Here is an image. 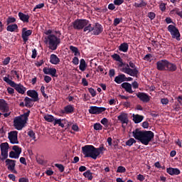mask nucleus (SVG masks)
Returning <instances> with one entry per match:
<instances>
[{
  "label": "nucleus",
  "mask_w": 182,
  "mask_h": 182,
  "mask_svg": "<svg viewBox=\"0 0 182 182\" xmlns=\"http://www.w3.org/2000/svg\"><path fill=\"white\" fill-rule=\"evenodd\" d=\"M45 33L48 36L46 42L48 45V48L50 49V50H56L58 46L60 45V36H62V33H60V31L48 29L46 31Z\"/></svg>",
  "instance_id": "obj_1"
},
{
  "label": "nucleus",
  "mask_w": 182,
  "mask_h": 182,
  "mask_svg": "<svg viewBox=\"0 0 182 182\" xmlns=\"http://www.w3.org/2000/svg\"><path fill=\"white\" fill-rule=\"evenodd\" d=\"M132 134L136 140H139L144 146L149 145L150 141L154 139V133L151 131H141L136 129L133 131Z\"/></svg>",
  "instance_id": "obj_2"
},
{
  "label": "nucleus",
  "mask_w": 182,
  "mask_h": 182,
  "mask_svg": "<svg viewBox=\"0 0 182 182\" xmlns=\"http://www.w3.org/2000/svg\"><path fill=\"white\" fill-rule=\"evenodd\" d=\"M103 149H105L103 146L95 148L92 145H85L82 147V151L85 157H90L93 160H96L100 156V153L103 151Z\"/></svg>",
  "instance_id": "obj_3"
},
{
  "label": "nucleus",
  "mask_w": 182,
  "mask_h": 182,
  "mask_svg": "<svg viewBox=\"0 0 182 182\" xmlns=\"http://www.w3.org/2000/svg\"><path fill=\"white\" fill-rule=\"evenodd\" d=\"M120 71L134 77H137V75H139V69H137L134 63L132 61L129 64L122 63L120 65Z\"/></svg>",
  "instance_id": "obj_4"
},
{
  "label": "nucleus",
  "mask_w": 182,
  "mask_h": 182,
  "mask_svg": "<svg viewBox=\"0 0 182 182\" xmlns=\"http://www.w3.org/2000/svg\"><path fill=\"white\" fill-rule=\"evenodd\" d=\"M30 113L31 111L28 110L23 114L16 117L14 119V126L16 130H22L23 129L25 124H26V122H28V117H29Z\"/></svg>",
  "instance_id": "obj_5"
},
{
  "label": "nucleus",
  "mask_w": 182,
  "mask_h": 182,
  "mask_svg": "<svg viewBox=\"0 0 182 182\" xmlns=\"http://www.w3.org/2000/svg\"><path fill=\"white\" fill-rule=\"evenodd\" d=\"M3 80L6 82V83H8V85H9V86L11 87H14L15 90H16L18 93H20V95H25V92H26V87H23V85L21 84L15 83V82L9 79V75L4 77Z\"/></svg>",
  "instance_id": "obj_6"
},
{
  "label": "nucleus",
  "mask_w": 182,
  "mask_h": 182,
  "mask_svg": "<svg viewBox=\"0 0 182 182\" xmlns=\"http://www.w3.org/2000/svg\"><path fill=\"white\" fill-rule=\"evenodd\" d=\"M87 25H89V20L86 19H77L73 22L74 29H77L78 31L83 29V28L87 26Z\"/></svg>",
  "instance_id": "obj_7"
},
{
  "label": "nucleus",
  "mask_w": 182,
  "mask_h": 182,
  "mask_svg": "<svg viewBox=\"0 0 182 182\" xmlns=\"http://www.w3.org/2000/svg\"><path fill=\"white\" fill-rule=\"evenodd\" d=\"M168 31L170 32L171 37L173 39H176V41H180L181 39L180 38V31H178V28L174 26L173 25H169L168 26Z\"/></svg>",
  "instance_id": "obj_8"
},
{
  "label": "nucleus",
  "mask_w": 182,
  "mask_h": 182,
  "mask_svg": "<svg viewBox=\"0 0 182 182\" xmlns=\"http://www.w3.org/2000/svg\"><path fill=\"white\" fill-rule=\"evenodd\" d=\"M8 139L11 144H19V141L18 140L17 131H11L9 132Z\"/></svg>",
  "instance_id": "obj_9"
},
{
  "label": "nucleus",
  "mask_w": 182,
  "mask_h": 182,
  "mask_svg": "<svg viewBox=\"0 0 182 182\" xmlns=\"http://www.w3.org/2000/svg\"><path fill=\"white\" fill-rule=\"evenodd\" d=\"M88 111L90 114H100L103 112H106V107L91 106Z\"/></svg>",
  "instance_id": "obj_10"
},
{
  "label": "nucleus",
  "mask_w": 182,
  "mask_h": 182,
  "mask_svg": "<svg viewBox=\"0 0 182 182\" xmlns=\"http://www.w3.org/2000/svg\"><path fill=\"white\" fill-rule=\"evenodd\" d=\"M5 163L8 170H9V171H11V173H14L15 174H16L17 172L15 169V166H16V161L7 159Z\"/></svg>",
  "instance_id": "obj_11"
},
{
  "label": "nucleus",
  "mask_w": 182,
  "mask_h": 182,
  "mask_svg": "<svg viewBox=\"0 0 182 182\" xmlns=\"http://www.w3.org/2000/svg\"><path fill=\"white\" fill-rule=\"evenodd\" d=\"M119 122H120L122 124V127H124V124H127L129 123V116L127 113L121 112L120 114L117 117Z\"/></svg>",
  "instance_id": "obj_12"
},
{
  "label": "nucleus",
  "mask_w": 182,
  "mask_h": 182,
  "mask_svg": "<svg viewBox=\"0 0 182 182\" xmlns=\"http://www.w3.org/2000/svg\"><path fill=\"white\" fill-rule=\"evenodd\" d=\"M136 97L144 103H149L150 102V99L151 98V97L145 92H138L136 94Z\"/></svg>",
  "instance_id": "obj_13"
},
{
  "label": "nucleus",
  "mask_w": 182,
  "mask_h": 182,
  "mask_svg": "<svg viewBox=\"0 0 182 182\" xmlns=\"http://www.w3.org/2000/svg\"><path fill=\"white\" fill-rule=\"evenodd\" d=\"M31 35H32L31 30H28L26 28H22L21 38L23 42L25 43L28 42L29 39V36H31Z\"/></svg>",
  "instance_id": "obj_14"
},
{
  "label": "nucleus",
  "mask_w": 182,
  "mask_h": 182,
  "mask_svg": "<svg viewBox=\"0 0 182 182\" xmlns=\"http://www.w3.org/2000/svg\"><path fill=\"white\" fill-rule=\"evenodd\" d=\"M27 95L33 100V102H38L39 100V95L38 92L35 90H29L27 91Z\"/></svg>",
  "instance_id": "obj_15"
},
{
  "label": "nucleus",
  "mask_w": 182,
  "mask_h": 182,
  "mask_svg": "<svg viewBox=\"0 0 182 182\" xmlns=\"http://www.w3.org/2000/svg\"><path fill=\"white\" fill-rule=\"evenodd\" d=\"M168 60H161L156 63V68L158 70H166L167 68V63Z\"/></svg>",
  "instance_id": "obj_16"
},
{
  "label": "nucleus",
  "mask_w": 182,
  "mask_h": 182,
  "mask_svg": "<svg viewBox=\"0 0 182 182\" xmlns=\"http://www.w3.org/2000/svg\"><path fill=\"white\" fill-rule=\"evenodd\" d=\"M0 111L3 112V113H6L9 112V107L8 106V103L4 100H0Z\"/></svg>",
  "instance_id": "obj_17"
},
{
  "label": "nucleus",
  "mask_w": 182,
  "mask_h": 182,
  "mask_svg": "<svg viewBox=\"0 0 182 182\" xmlns=\"http://www.w3.org/2000/svg\"><path fill=\"white\" fill-rule=\"evenodd\" d=\"M92 31L94 35H100V33H102L103 32V26L100 25V23H95V26L92 27Z\"/></svg>",
  "instance_id": "obj_18"
},
{
  "label": "nucleus",
  "mask_w": 182,
  "mask_h": 182,
  "mask_svg": "<svg viewBox=\"0 0 182 182\" xmlns=\"http://www.w3.org/2000/svg\"><path fill=\"white\" fill-rule=\"evenodd\" d=\"M166 173L169 174L170 176H178L180 174L181 171L180 169L178 168H166Z\"/></svg>",
  "instance_id": "obj_19"
},
{
  "label": "nucleus",
  "mask_w": 182,
  "mask_h": 182,
  "mask_svg": "<svg viewBox=\"0 0 182 182\" xmlns=\"http://www.w3.org/2000/svg\"><path fill=\"white\" fill-rule=\"evenodd\" d=\"M43 72L45 73V75H50L53 77H55L56 76V68H44L43 69Z\"/></svg>",
  "instance_id": "obj_20"
},
{
  "label": "nucleus",
  "mask_w": 182,
  "mask_h": 182,
  "mask_svg": "<svg viewBox=\"0 0 182 182\" xmlns=\"http://www.w3.org/2000/svg\"><path fill=\"white\" fill-rule=\"evenodd\" d=\"M114 80L115 83L120 85V83H123V82H126V80H127V77H126V75L124 74H120L116 76Z\"/></svg>",
  "instance_id": "obj_21"
},
{
  "label": "nucleus",
  "mask_w": 182,
  "mask_h": 182,
  "mask_svg": "<svg viewBox=\"0 0 182 182\" xmlns=\"http://www.w3.org/2000/svg\"><path fill=\"white\" fill-rule=\"evenodd\" d=\"M1 154H8L9 150V144L8 142L1 143L0 144Z\"/></svg>",
  "instance_id": "obj_22"
},
{
  "label": "nucleus",
  "mask_w": 182,
  "mask_h": 182,
  "mask_svg": "<svg viewBox=\"0 0 182 182\" xmlns=\"http://www.w3.org/2000/svg\"><path fill=\"white\" fill-rule=\"evenodd\" d=\"M122 89H124L125 91L127 92V93L133 94L134 93V90L132 88V84L129 82H123L122 84Z\"/></svg>",
  "instance_id": "obj_23"
},
{
  "label": "nucleus",
  "mask_w": 182,
  "mask_h": 182,
  "mask_svg": "<svg viewBox=\"0 0 182 182\" xmlns=\"http://www.w3.org/2000/svg\"><path fill=\"white\" fill-rule=\"evenodd\" d=\"M50 63L52 65H59L60 63V59L55 54H51L50 56Z\"/></svg>",
  "instance_id": "obj_24"
},
{
  "label": "nucleus",
  "mask_w": 182,
  "mask_h": 182,
  "mask_svg": "<svg viewBox=\"0 0 182 182\" xmlns=\"http://www.w3.org/2000/svg\"><path fill=\"white\" fill-rule=\"evenodd\" d=\"M133 122H134L135 124H138V123H141L144 117L140 114H132Z\"/></svg>",
  "instance_id": "obj_25"
},
{
  "label": "nucleus",
  "mask_w": 182,
  "mask_h": 182,
  "mask_svg": "<svg viewBox=\"0 0 182 182\" xmlns=\"http://www.w3.org/2000/svg\"><path fill=\"white\" fill-rule=\"evenodd\" d=\"M18 18L22 21V22H24V23H29V15L25 14L22 12L18 13Z\"/></svg>",
  "instance_id": "obj_26"
},
{
  "label": "nucleus",
  "mask_w": 182,
  "mask_h": 182,
  "mask_svg": "<svg viewBox=\"0 0 182 182\" xmlns=\"http://www.w3.org/2000/svg\"><path fill=\"white\" fill-rule=\"evenodd\" d=\"M166 70L168 72H176V70H177V65L168 61Z\"/></svg>",
  "instance_id": "obj_27"
},
{
  "label": "nucleus",
  "mask_w": 182,
  "mask_h": 182,
  "mask_svg": "<svg viewBox=\"0 0 182 182\" xmlns=\"http://www.w3.org/2000/svg\"><path fill=\"white\" fill-rule=\"evenodd\" d=\"M24 102L26 107H32V106H33V100L32 98L26 97Z\"/></svg>",
  "instance_id": "obj_28"
},
{
  "label": "nucleus",
  "mask_w": 182,
  "mask_h": 182,
  "mask_svg": "<svg viewBox=\"0 0 182 182\" xmlns=\"http://www.w3.org/2000/svg\"><path fill=\"white\" fill-rule=\"evenodd\" d=\"M112 58L114 60H116L117 62H119V63L118 64L119 68H120V65H122V63H123V60L122 59V58L119 54L114 53V55H112Z\"/></svg>",
  "instance_id": "obj_29"
},
{
  "label": "nucleus",
  "mask_w": 182,
  "mask_h": 182,
  "mask_svg": "<svg viewBox=\"0 0 182 182\" xmlns=\"http://www.w3.org/2000/svg\"><path fill=\"white\" fill-rule=\"evenodd\" d=\"M119 49L121 52L126 53L129 50V44L127 43H123L119 46Z\"/></svg>",
  "instance_id": "obj_30"
},
{
  "label": "nucleus",
  "mask_w": 182,
  "mask_h": 182,
  "mask_svg": "<svg viewBox=\"0 0 182 182\" xmlns=\"http://www.w3.org/2000/svg\"><path fill=\"white\" fill-rule=\"evenodd\" d=\"M16 29H18V24H16V23L9 25L6 27V31L8 32H15V31H16Z\"/></svg>",
  "instance_id": "obj_31"
},
{
  "label": "nucleus",
  "mask_w": 182,
  "mask_h": 182,
  "mask_svg": "<svg viewBox=\"0 0 182 182\" xmlns=\"http://www.w3.org/2000/svg\"><path fill=\"white\" fill-rule=\"evenodd\" d=\"M79 69L82 72H85V70H86V61H85V59H81L80 60Z\"/></svg>",
  "instance_id": "obj_32"
},
{
  "label": "nucleus",
  "mask_w": 182,
  "mask_h": 182,
  "mask_svg": "<svg viewBox=\"0 0 182 182\" xmlns=\"http://www.w3.org/2000/svg\"><path fill=\"white\" fill-rule=\"evenodd\" d=\"M83 176H84V177H85V178H87V180H90V181L93 180V175H92V172L90 171V170H88V171L84 172Z\"/></svg>",
  "instance_id": "obj_33"
},
{
  "label": "nucleus",
  "mask_w": 182,
  "mask_h": 182,
  "mask_svg": "<svg viewBox=\"0 0 182 182\" xmlns=\"http://www.w3.org/2000/svg\"><path fill=\"white\" fill-rule=\"evenodd\" d=\"M70 50L73 51L75 56H80V53L79 52V49L77 47L73 46H70Z\"/></svg>",
  "instance_id": "obj_34"
},
{
  "label": "nucleus",
  "mask_w": 182,
  "mask_h": 182,
  "mask_svg": "<svg viewBox=\"0 0 182 182\" xmlns=\"http://www.w3.org/2000/svg\"><path fill=\"white\" fill-rule=\"evenodd\" d=\"M64 110H65V112L67 114L73 113V110H75V107L69 105L65 107Z\"/></svg>",
  "instance_id": "obj_35"
},
{
  "label": "nucleus",
  "mask_w": 182,
  "mask_h": 182,
  "mask_svg": "<svg viewBox=\"0 0 182 182\" xmlns=\"http://www.w3.org/2000/svg\"><path fill=\"white\" fill-rule=\"evenodd\" d=\"M54 126H56V124H58L60 127H65V124L62 123V119H55L54 118V122H53Z\"/></svg>",
  "instance_id": "obj_36"
},
{
  "label": "nucleus",
  "mask_w": 182,
  "mask_h": 182,
  "mask_svg": "<svg viewBox=\"0 0 182 182\" xmlns=\"http://www.w3.org/2000/svg\"><path fill=\"white\" fill-rule=\"evenodd\" d=\"M92 31H93V27H92V24L90 23L88 21V24L84 27L83 31L89 33V32H92Z\"/></svg>",
  "instance_id": "obj_37"
},
{
  "label": "nucleus",
  "mask_w": 182,
  "mask_h": 182,
  "mask_svg": "<svg viewBox=\"0 0 182 182\" xmlns=\"http://www.w3.org/2000/svg\"><path fill=\"white\" fill-rule=\"evenodd\" d=\"M13 150L14 151V153H16L18 156H21V154L22 153V149L21 147L14 145L13 146Z\"/></svg>",
  "instance_id": "obj_38"
},
{
  "label": "nucleus",
  "mask_w": 182,
  "mask_h": 182,
  "mask_svg": "<svg viewBox=\"0 0 182 182\" xmlns=\"http://www.w3.org/2000/svg\"><path fill=\"white\" fill-rule=\"evenodd\" d=\"M44 119L46 122H48L49 123H52V122H54L55 120V117H53V115H46L44 116Z\"/></svg>",
  "instance_id": "obj_39"
},
{
  "label": "nucleus",
  "mask_w": 182,
  "mask_h": 182,
  "mask_svg": "<svg viewBox=\"0 0 182 182\" xmlns=\"http://www.w3.org/2000/svg\"><path fill=\"white\" fill-rule=\"evenodd\" d=\"M147 5V3L144 1H141L140 3H134V6L135 8H143V6H146Z\"/></svg>",
  "instance_id": "obj_40"
},
{
  "label": "nucleus",
  "mask_w": 182,
  "mask_h": 182,
  "mask_svg": "<svg viewBox=\"0 0 182 182\" xmlns=\"http://www.w3.org/2000/svg\"><path fill=\"white\" fill-rule=\"evenodd\" d=\"M9 157L10 159H19V155L14 151L9 152Z\"/></svg>",
  "instance_id": "obj_41"
},
{
  "label": "nucleus",
  "mask_w": 182,
  "mask_h": 182,
  "mask_svg": "<svg viewBox=\"0 0 182 182\" xmlns=\"http://www.w3.org/2000/svg\"><path fill=\"white\" fill-rule=\"evenodd\" d=\"M15 22H16V18H15L14 17L9 16L6 19L7 25H11V23H15Z\"/></svg>",
  "instance_id": "obj_42"
},
{
  "label": "nucleus",
  "mask_w": 182,
  "mask_h": 182,
  "mask_svg": "<svg viewBox=\"0 0 182 182\" xmlns=\"http://www.w3.org/2000/svg\"><path fill=\"white\" fill-rule=\"evenodd\" d=\"M134 143H136L135 139L133 138H131L126 141L125 144L126 146H129V147H132V145L134 144Z\"/></svg>",
  "instance_id": "obj_43"
},
{
  "label": "nucleus",
  "mask_w": 182,
  "mask_h": 182,
  "mask_svg": "<svg viewBox=\"0 0 182 182\" xmlns=\"http://www.w3.org/2000/svg\"><path fill=\"white\" fill-rule=\"evenodd\" d=\"M103 126L100 123H95L94 124V130H102Z\"/></svg>",
  "instance_id": "obj_44"
},
{
  "label": "nucleus",
  "mask_w": 182,
  "mask_h": 182,
  "mask_svg": "<svg viewBox=\"0 0 182 182\" xmlns=\"http://www.w3.org/2000/svg\"><path fill=\"white\" fill-rule=\"evenodd\" d=\"M100 123H102L103 126H105V127H107V126H109V119L105 117L102 119H101Z\"/></svg>",
  "instance_id": "obj_45"
},
{
  "label": "nucleus",
  "mask_w": 182,
  "mask_h": 182,
  "mask_svg": "<svg viewBox=\"0 0 182 182\" xmlns=\"http://www.w3.org/2000/svg\"><path fill=\"white\" fill-rule=\"evenodd\" d=\"M55 167H57V168L59 169L60 173H63V171H65V167L63 166V165L59 164H55Z\"/></svg>",
  "instance_id": "obj_46"
},
{
  "label": "nucleus",
  "mask_w": 182,
  "mask_h": 182,
  "mask_svg": "<svg viewBox=\"0 0 182 182\" xmlns=\"http://www.w3.org/2000/svg\"><path fill=\"white\" fill-rule=\"evenodd\" d=\"M117 173H126V168L122 166H119L117 168Z\"/></svg>",
  "instance_id": "obj_47"
},
{
  "label": "nucleus",
  "mask_w": 182,
  "mask_h": 182,
  "mask_svg": "<svg viewBox=\"0 0 182 182\" xmlns=\"http://www.w3.org/2000/svg\"><path fill=\"white\" fill-rule=\"evenodd\" d=\"M88 92L90 93L92 97H95V96H96V90L92 87L88 88Z\"/></svg>",
  "instance_id": "obj_48"
},
{
  "label": "nucleus",
  "mask_w": 182,
  "mask_h": 182,
  "mask_svg": "<svg viewBox=\"0 0 182 182\" xmlns=\"http://www.w3.org/2000/svg\"><path fill=\"white\" fill-rule=\"evenodd\" d=\"M43 6H45V4L41 3L40 4H37L34 9H33V11H36V9H42V8H43Z\"/></svg>",
  "instance_id": "obj_49"
},
{
  "label": "nucleus",
  "mask_w": 182,
  "mask_h": 182,
  "mask_svg": "<svg viewBox=\"0 0 182 182\" xmlns=\"http://www.w3.org/2000/svg\"><path fill=\"white\" fill-rule=\"evenodd\" d=\"M122 22V18H116L114 20V26H117V25H119V23H120Z\"/></svg>",
  "instance_id": "obj_50"
},
{
  "label": "nucleus",
  "mask_w": 182,
  "mask_h": 182,
  "mask_svg": "<svg viewBox=\"0 0 182 182\" xmlns=\"http://www.w3.org/2000/svg\"><path fill=\"white\" fill-rule=\"evenodd\" d=\"M28 135L29 136V137L33 139V140H35V139H36V136H35V132L33 131H29L28 132Z\"/></svg>",
  "instance_id": "obj_51"
},
{
  "label": "nucleus",
  "mask_w": 182,
  "mask_h": 182,
  "mask_svg": "<svg viewBox=\"0 0 182 182\" xmlns=\"http://www.w3.org/2000/svg\"><path fill=\"white\" fill-rule=\"evenodd\" d=\"M9 62H11V57H7L4 60L3 65L6 66V65H9Z\"/></svg>",
  "instance_id": "obj_52"
},
{
  "label": "nucleus",
  "mask_w": 182,
  "mask_h": 182,
  "mask_svg": "<svg viewBox=\"0 0 182 182\" xmlns=\"http://www.w3.org/2000/svg\"><path fill=\"white\" fill-rule=\"evenodd\" d=\"M124 2V0H114V4L117 6H120Z\"/></svg>",
  "instance_id": "obj_53"
},
{
  "label": "nucleus",
  "mask_w": 182,
  "mask_h": 182,
  "mask_svg": "<svg viewBox=\"0 0 182 182\" xmlns=\"http://www.w3.org/2000/svg\"><path fill=\"white\" fill-rule=\"evenodd\" d=\"M116 75V71L114 69H111L109 72V77H114V76Z\"/></svg>",
  "instance_id": "obj_54"
},
{
  "label": "nucleus",
  "mask_w": 182,
  "mask_h": 182,
  "mask_svg": "<svg viewBox=\"0 0 182 182\" xmlns=\"http://www.w3.org/2000/svg\"><path fill=\"white\" fill-rule=\"evenodd\" d=\"M148 16H149V18H150V19L151 21H153V19H154V18H156V14H154V12H149L148 14Z\"/></svg>",
  "instance_id": "obj_55"
},
{
  "label": "nucleus",
  "mask_w": 182,
  "mask_h": 182,
  "mask_svg": "<svg viewBox=\"0 0 182 182\" xmlns=\"http://www.w3.org/2000/svg\"><path fill=\"white\" fill-rule=\"evenodd\" d=\"M131 85L134 90L139 89V83L136 81L133 82Z\"/></svg>",
  "instance_id": "obj_56"
},
{
  "label": "nucleus",
  "mask_w": 182,
  "mask_h": 182,
  "mask_svg": "<svg viewBox=\"0 0 182 182\" xmlns=\"http://www.w3.org/2000/svg\"><path fill=\"white\" fill-rule=\"evenodd\" d=\"M168 99L167 98H162L161 99V105H167V104L168 103Z\"/></svg>",
  "instance_id": "obj_57"
},
{
  "label": "nucleus",
  "mask_w": 182,
  "mask_h": 182,
  "mask_svg": "<svg viewBox=\"0 0 182 182\" xmlns=\"http://www.w3.org/2000/svg\"><path fill=\"white\" fill-rule=\"evenodd\" d=\"M7 92H8L9 95H14V93H15V90H14V88H12V87H9L7 88Z\"/></svg>",
  "instance_id": "obj_58"
},
{
  "label": "nucleus",
  "mask_w": 182,
  "mask_h": 182,
  "mask_svg": "<svg viewBox=\"0 0 182 182\" xmlns=\"http://www.w3.org/2000/svg\"><path fill=\"white\" fill-rule=\"evenodd\" d=\"M44 80L46 83H49L52 80V77H50L49 75H46L44 77Z\"/></svg>",
  "instance_id": "obj_59"
},
{
  "label": "nucleus",
  "mask_w": 182,
  "mask_h": 182,
  "mask_svg": "<svg viewBox=\"0 0 182 182\" xmlns=\"http://www.w3.org/2000/svg\"><path fill=\"white\" fill-rule=\"evenodd\" d=\"M37 55H38V53H37L36 48H34V49L32 50V55H31L32 59H35V58H36Z\"/></svg>",
  "instance_id": "obj_60"
},
{
  "label": "nucleus",
  "mask_w": 182,
  "mask_h": 182,
  "mask_svg": "<svg viewBox=\"0 0 182 182\" xmlns=\"http://www.w3.org/2000/svg\"><path fill=\"white\" fill-rule=\"evenodd\" d=\"M73 65H79V58H77V57H74L73 58Z\"/></svg>",
  "instance_id": "obj_61"
},
{
  "label": "nucleus",
  "mask_w": 182,
  "mask_h": 182,
  "mask_svg": "<svg viewBox=\"0 0 182 182\" xmlns=\"http://www.w3.org/2000/svg\"><path fill=\"white\" fill-rule=\"evenodd\" d=\"M108 103L110 106H114V105H116V100L115 99H111L108 101Z\"/></svg>",
  "instance_id": "obj_62"
},
{
  "label": "nucleus",
  "mask_w": 182,
  "mask_h": 182,
  "mask_svg": "<svg viewBox=\"0 0 182 182\" xmlns=\"http://www.w3.org/2000/svg\"><path fill=\"white\" fill-rule=\"evenodd\" d=\"M151 58V54H146L144 57V60H146L147 62H149V60H150Z\"/></svg>",
  "instance_id": "obj_63"
},
{
  "label": "nucleus",
  "mask_w": 182,
  "mask_h": 182,
  "mask_svg": "<svg viewBox=\"0 0 182 182\" xmlns=\"http://www.w3.org/2000/svg\"><path fill=\"white\" fill-rule=\"evenodd\" d=\"M18 182H29V180L26 178H20Z\"/></svg>",
  "instance_id": "obj_64"
}]
</instances>
